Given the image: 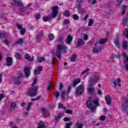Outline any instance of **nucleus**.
I'll return each mask as SVG.
<instances>
[{
	"label": "nucleus",
	"instance_id": "f257e3e1",
	"mask_svg": "<svg viewBox=\"0 0 128 128\" xmlns=\"http://www.w3.org/2000/svg\"><path fill=\"white\" fill-rule=\"evenodd\" d=\"M87 106L92 110V112H94L96 110V108L97 106H98L100 104H98V100H96L94 101H88L87 102Z\"/></svg>",
	"mask_w": 128,
	"mask_h": 128
},
{
	"label": "nucleus",
	"instance_id": "f03ea898",
	"mask_svg": "<svg viewBox=\"0 0 128 128\" xmlns=\"http://www.w3.org/2000/svg\"><path fill=\"white\" fill-rule=\"evenodd\" d=\"M100 80V74L94 73V74L90 76V84H94L96 82H98V80Z\"/></svg>",
	"mask_w": 128,
	"mask_h": 128
},
{
	"label": "nucleus",
	"instance_id": "7ed1b4c3",
	"mask_svg": "<svg viewBox=\"0 0 128 128\" xmlns=\"http://www.w3.org/2000/svg\"><path fill=\"white\" fill-rule=\"evenodd\" d=\"M66 50V46L64 44H58L57 46V48L56 50V54L55 56H57L58 58H60L61 52L62 50Z\"/></svg>",
	"mask_w": 128,
	"mask_h": 128
},
{
	"label": "nucleus",
	"instance_id": "20e7f679",
	"mask_svg": "<svg viewBox=\"0 0 128 128\" xmlns=\"http://www.w3.org/2000/svg\"><path fill=\"white\" fill-rule=\"evenodd\" d=\"M84 92V87L82 85H80L76 89V96H80L82 93Z\"/></svg>",
	"mask_w": 128,
	"mask_h": 128
},
{
	"label": "nucleus",
	"instance_id": "39448f33",
	"mask_svg": "<svg viewBox=\"0 0 128 128\" xmlns=\"http://www.w3.org/2000/svg\"><path fill=\"white\" fill-rule=\"evenodd\" d=\"M58 6H54L52 8V12H51V16L52 18H56L58 16Z\"/></svg>",
	"mask_w": 128,
	"mask_h": 128
},
{
	"label": "nucleus",
	"instance_id": "423d86ee",
	"mask_svg": "<svg viewBox=\"0 0 128 128\" xmlns=\"http://www.w3.org/2000/svg\"><path fill=\"white\" fill-rule=\"evenodd\" d=\"M36 92H38V88H32L28 92V94L30 96H36Z\"/></svg>",
	"mask_w": 128,
	"mask_h": 128
},
{
	"label": "nucleus",
	"instance_id": "0eeeda50",
	"mask_svg": "<svg viewBox=\"0 0 128 128\" xmlns=\"http://www.w3.org/2000/svg\"><path fill=\"white\" fill-rule=\"evenodd\" d=\"M123 56L124 58V64H125V68L128 72V56H126V53L123 54Z\"/></svg>",
	"mask_w": 128,
	"mask_h": 128
},
{
	"label": "nucleus",
	"instance_id": "6e6552de",
	"mask_svg": "<svg viewBox=\"0 0 128 128\" xmlns=\"http://www.w3.org/2000/svg\"><path fill=\"white\" fill-rule=\"evenodd\" d=\"M16 26H17L18 30H20V34H26V29L22 28V24H17Z\"/></svg>",
	"mask_w": 128,
	"mask_h": 128
},
{
	"label": "nucleus",
	"instance_id": "1a4fd4ad",
	"mask_svg": "<svg viewBox=\"0 0 128 128\" xmlns=\"http://www.w3.org/2000/svg\"><path fill=\"white\" fill-rule=\"evenodd\" d=\"M40 112H42L44 118H48V116H50V114H48V112L44 108H41Z\"/></svg>",
	"mask_w": 128,
	"mask_h": 128
},
{
	"label": "nucleus",
	"instance_id": "9d476101",
	"mask_svg": "<svg viewBox=\"0 0 128 128\" xmlns=\"http://www.w3.org/2000/svg\"><path fill=\"white\" fill-rule=\"evenodd\" d=\"M107 41H108V39L106 38H101V39H100L99 42H97L95 44V46H100V44H106V42Z\"/></svg>",
	"mask_w": 128,
	"mask_h": 128
},
{
	"label": "nucleus",
	"instance_id": "9b49d317",
	"mask_svg": "<svg viewBox=\"0 0 128 128\" xmlns=\"http://www.w3.org/2000/svg\"><path fill=\"white\" fill-rule=\"evenodd\" d=\"M102 50V46H100L98 48L94 47L93 48V52L94 54H98V52H100Z\"/></svg>",
	"mask_w": 128,
	"mask_h": 128
},
{
	"label": "nucleus",
	"instance_id": "f8f14e48",
	"mask_svg": "<svg viewBox=\"0 0 128 128\" xmlns=\"http://www.w3.org/2000/svg\"><path fill=\"white\" fill-rule=\"evenodd\" d=\"M6 64L8 66H10L12 64V58L10 57H7L6 58Z\"/></svg>",
	"mask_w": 128,
	"mask_h": 128
},
{
	"label": "nucleus",
	"instance_id": "ddd939ff",
	"mask_svg": "<svg viewBox=\"0 0 128 128\" xmlns=\"http://www.w3.org/2000/svg\"><path fill=\"white\" fill-rule=\"evenodd\" d=\"M22 74L20 73L18 75L17 78L15 79V84H20V79L22 78Z\"/></svg>",
	"mask_w": 128,
	"mask_h": 128
},
{
	"label": "nucleus",
	"instance_id": "4468645a",
	"mask_svg": "<svg viewBox=\"0 0 128 128\" xmlns=\"http://www.w3.org/2000/svg\"><path fill=\"white\" fill-rule=\"evenodd\" d=\"M105 100L107 104H110L112 102V97L110 95H106L105 96Z\"/></svg>",
	"mask_w": 128,
	"mask_h": 128
},
{
	"label": "nucleus",
	"instance_id": "2eb2a0df",
	"mask_svg": "<svg viewBox=\"0 0 128 128\" xmlns=\"http://www.w3.org/2000/svg\"><path fill=\"white\" fill-rule=\"evenodd\" d=\"M120 78H118L114 81L113 84L116 86L120 88Z\"/></svg>",
	"mask_w": 128,
	"mask_h": 128
},
{
	"label": "nucleus",
	"instance_id": "dca6fc26",
	"mask_svg": "<svg viewBox=\"0 0 128 128\" xmlns=\"http://www.w3.org/2000/svg\"><path fill=\"white\" fill-rule=\"evenodd\" d=\"M25 58L28 60H30V62H32V60H34V56L30 57V56L29 54H25Z\"/></svg>",
	"mask_w": 128,
	"mask_h": 128
},
{
	"label": "nucleus",
	"instance_id": "f3484780",
	"mask_svg": "<svg viewBox=\"0 0 128 128\" xmlns=\"http://www.w3.org/2000/svg\"><path fill=\"white\" fill-rule=\"evenodd\" d=\"M92 86H94V84H90V87L88 89V94H94V88L92 87Z\"/></svg>",
	"mask_w": 128,
	"mask_h": 128
},
{
	"label": "nucleus",
	"instance_id": "a211bd4d",
	"mask_svg": "<svg viewBox=\"0 0 128 128\" xmlns=\"http://www.w3.org/2000/svg\"><path fill=\"white\" fill-rule=\"evenodd\" d=\"M24 72H25V76L26 78H28L30 76V68L28 67H26L24 68Z\"/></svg>",
	"mask_w": 128,
	"mask_h": 128
},
{
	"label": "nucleus",
	"instance_id": "6ab92c4d",
	"mask_svg": "<svg viewBox=\"0 0 128 128\" xmlns=\"http://www.w3.org/2000/svg\"><path fill=\"white\" fill-rule=\"evenodd\" d=\"M72 36L70 35H68L67 37L66 44H70L72 42Z\"/></svg>",
	"mask_w": 128,
	"mask_h": 128
},
{
	"label": "nucleus",
	"instance_id": "aec40b11",
	"mask_svg": "<svg viewBox=\"0 0 128 128\" xmlns=\"http://www.w3.org/2000/svg\"><path fill=\"white\" fill-rule=\"evenodd\" d=\"M42 70V67L40 66L38 67V70H35L34 74H40V72Z\"/></svg>",
	"mask_w": 128,
	"mask_h": 128
},
{
	"label": "nucleus",
	"instance_id": "412c9836",
	"mask_svg": "<svg viewBox=\"0 0 128 128\" xmlns=\"http://www.w3.org/2000/svg\"><path fill=\"white\" fill-rule=\"evenodd\" d=\"M80 78H77L75 80H74L73 81V86H76V84H80Z\"/></svg>",
	"mask_w": 128,
	"mask_h": 128
},
{
	"label": "nucleus",
	"instance_id": "4be33fe9",
	"mask_svg": "<svg viewBox=\"0 0 128 128\" xmlns=\"http://www.w3.org/2000/svg\"><path fill=\"white\" fill-rule=\"evenodd\" d=\"M37 128H46V126L44 125V123L42 122H40L38 123V126Z\"/></svg>",
	"mask_w": 128,
	"mask_h": 128
},
{
	"label": "nucleus",
	"instance_id": "5701e85b",
	"mask_svg": "<svg viewBox=\"0 0 128 128\" xmlns=\"http://www.w3.org/2000/svg\"><path fill=\"white\" fill-rule=\"evenodd\" d=\"M14 56L16 60H20L22 58V54L18 52H15Z\"/></svg>",
	"mask_w": 128,
	"mask_h": 128
},
{
	"label": "nucleus",
	"instance_id": "b1692460",
	"mask_svg": "<svg viewBox=\"0 0 128 128\" xmlns=\"http://www.w3.org/2000/svg\"><path fill=\"white\" fill-rule=\"evenodd\" d=\"M76 58H78V56H76V54H74L70 56V61L72 62H76Z\"/></svg>",
	"mask_w": 128,
	"mask_h": 128
},
{
	"label": "nucleus",
	"instance_id": "393cba45",
	"mask_svg": "<svg viewBox=\"0 0 128 128\" xmlns=\"http://www.w3.org/2000/svg\"><path fill=\"white\" fill-rule=\"evenodd\" d=\"M50 40H54V35L53 34H50L48 36Z\"/></svg>",
	"mask_w": 128,
	"mask_h": 128
},
{
	"label": "nucleus",
	"instance_id": "a878e982",
	"mask_svg": "<svg viewBox=\"0 0 128 128\" xmlns=\"http://www.w3.org/2000/svg\"><path fill=\"white\" fill-rule=\"evenodd\" d=\"M114 45L117 48H120V40H118V38L116 39V40L114 41Z\"/></svg>",
	"mask_w": 128,
	"mask_h": 128
},
{
	"label": "nucleus",
	"instance_id": "bb28decb",
	"mask_svg": "<svg viewBox=\"0 0 128 128\" xmlns=\"http://www.w3.org/2000/svg\"><path fill=\"white\" fill-rule=\"evenodd\" d=\"M75 126L77 128H82L83 124L82 123L76 122L75 124Z\"/></svg>",
	"mask_w": 128,
	"mask_h": 128
},
{
	"label": "nucleus",
	"instance_id": "cd10ccee",
	"mask_svg": "<svg viewBox=\"0 0 128 128\" xmlns=\"http://www.w3.org/2000/svg\"><path fill=\"white\" fill-rule=\"evenodd\" d=\"M64 16H70V13L69 10H66L64 11Z\"/></svg>",
	"mask_w": 128,
	"mask_h": 128
},
{
	"label": "nucleus",
	"instance_id": "c85d7f7f",
	"mask_svg": "<svg viewBox=\"0 0 128 128\" xmlns=\"http://www.w3.org/2000/svg\"><path fill=\"white\" fill-rule=\"evenodd\" d=\"M76 2L77 4H78V8H80V4L84 2V0H77Z\"/></svg>",
	"mask_w": 128,
	"mask_h": 128
},
{
	"label": "nucleus",
	"instance_id": "c756f323",
	"mask_svg": "<svg viewBox=\"0 0 128 128\" xmlns=\"http://www.w3.org/2000/svg\"><path fill=\"white\" fill-rule=\"evenodd\" d=\"M84 44V40L82 39H79L78 42V46H82V44Z\"/></svg>",
	"mask_w": 128,
	"mask_h": 128
},
{
	"label": "nucleus",
	"instance_id": "7c9ffc66",
	"mask_svg": "<svg viewBox=\"0 0 128 128\" xmlns=\"http://www.w3.org/2000/svg\"><path fill=\"white\" fill-rule=\"evenodd\" d=\"M99 118L100 120H102V122H104V120H106V116L104 115L101 116L99 117Z\"/></svg>",
	"mask_w": 128,
	"mask_h": 128
},
{
	"label": "nucleus",
	"instance_id": "2f4dec72",
	"mask_svg": "<svg viewBox=\"0 0 128 128\" xmlns=\"http://www.w3.org/2000/svg\"><path fill=\"white\" fill-rule=\"evenodd\" d=\"M24 40L22 39H20L15 42V44H22Z\"/></svg>",
	"mask_w": 128,
	"mask_h": 128
},
{
	"label": "nucleus",
	"instance_id": "473e14b6",
	"mask_svg": "<svg viewBox=\"0 0 128 128\" xmlns=\"http://www.w3.org/2000/svg\"><path fill=\"white\" fill-rule=\"evenodd\" d=\"M32 106V102H29L28 104L27 108H26V110L28 111L30 110V106Z\"/></svg>",
	"mask_w": 128,
	"mask_h": 128
},
{
	"label": "nucleus",
	"instance_id": "72a5a7b5",
	"mask_svg": "<svg viewBox=\"0 0 128 128\" xmlns=\"http://www.w3.org/2000/svg\"><path fill=\"white\" fill-rule=\"evenodd\" d=\"M16 106V104L14 102H12L10 104V108H14Z\"/></svg>",
	"mask_w": 128,
	"mask_h": 128
},
{
	"label": "nucleus",
	"instance_id": "f704fd0d",
	"mask_svg": "<svg viewBox=\"0 0 128 128\" xmlns=\"http://www.w3.org/2000/svg\"><path fill=\"white\" fill-rule=\"evenodd\" d=\"M88 2L92 4H96L97 2L96 0H88Z\"/></svg>",
	"mask_w": 128,
	"mask_h": 128
},
{
	"label": "nucleus",
	"instance_id": "c9c22d12",
	"mask_svg": "<svg viewBox=\"0 0 128 128\" xmlns=\"http://www.w3.org/2000/svg\"><path fill=\"white\" fill-rule=\"evenodd\" d=\"M92 24H94V20L90 19L88 22V26H92Z\"/></svg>",
	"mask_w": 128,
	"mask_h": 128
},
{
	"label": "nucleus",
	"instance_id": "e433bc0d",
	"mask_svg": "<svg viewBox=\"0 0 128 128\" xmlns=\"http://www.w3.org/2000/svg\"><path fill=\"white\" fill-rule=\"evenodd\" d=\"M123 48L125 50H126V48H128V42L126 41H124L123 42Z\"/></svg>",
	"mask_w": 128,
	"mask_h": 128
},
{
	"label": "nucleus",
	"instance_id": "4c0bfd02",
	"mask_svg": "<svg viewBox=\"0 0 128 128\" xmlns=\"http://www.w3.org/2000/svg\"><path fill=\"white\" fill-rule=\"evenodd\" d=\"M72 126V122H70L69 123L66 124L65 128H70V126Z\"/></svg>",
	"mask_w": 128,
	"mask_h": 128
},
{
	"label": "nucleus",
	"instance_id": "58836bf2",
	"mask_svg": "<svg viewBox=\"0 0 128 128\" xmlns=\"http://www.w3.org/2000/svg\"><path fill=\"white\" fill-rule=\"evenodd\" d=\"M14 2H15V4H16V6H22V2L20 1H16V0H13Z\"/></svg>",
	"mask_w": 128,
	"mask_h": 128
},
{
	"label": "nucleus",
	"instance_id": "ea45409f",
	"mask_svg": "<svg viewBox=\"0 0 128 128\" xmlns=\"http://www.w3.org/2000/svg\"><path fill=\"white\" fill-rule=\"evenodd\" d=\"M45 60L44 58L40 57L38 58V62H44Z\"/></svg>",
	"mask_w": 128,
	"mask_h": 128
},
{
	"label": "nucleus",
	"instance_id": "a19ab883",
	"mask_svg": "<svg viewBox=\"0 0 128 128\" xmlns=\"http://www.w3.org/2000/svg\"><path fill=\"white\" fill-rule=\"evenodd\" d=\"M126 6H122V14H124L126 13Z\"/></svg>",
	"mask_w": 128,
	"mask_h": 128
},
{
	"label": "nucleus",
	"instance_id": "79ce46f5",
	"mask_svg": "<svg viewBox=\"0 0 128 128\" xmlns=\"http://www.w3.org/2000/svg\"><path fill=\"white\" fill-rule=\"evenodd\" d=\"M89 70H90V69L88 68L85 69L84 71L82 72V74L84 75L85 74H86V72H88Z\"/></svg>",
	"mask_w": 128,
	"mask_h": 128
},
{
	"label": "nucleus",
	"instance_id": "37998d69",
	"mask_svg": "<svg viewBox=\"0 0 128 128\" xmlns=\"http://www.w3.org/2000/svg\"><path fill=\"white\" fill-rule=\"evenodd\" d=\"M123 24H124V26H126L127 24H128V18H126V19L124 20Z\"/></svg>",
	"mask_w": 128,
	"mask_h": 128
},
{
	"label": "nucleus",
	"instance_id": "c03bdc74",
	"mask_svg": "<svg viewBox=\"0 0 128 128\" xmlns=\"http://www.w3.org/2000/svg\"><path fill=\"white\" fill-rule=\"evenodd\" d=\"M58 108H63V110H66V107L64 106V104L60 103L58 104Z\"/></svg>",
	"mask_w": 128,
	"mask_h": 128
},
{
	"label": "nucleus",
	"instance_id": "a18cd8bd",
	"mask_svg": "<svg viewBox=\"0 0 128 128\" xmlns=\"http://www.w3.org/2000/svg\"><path fill=\"white\" fill-rule=\"evenodd\" d=\"M11 128H18L16 126H14V122H10L9 124Z\"/></svg>",
	"mask_w": 128,
	"mask_h": 128
},
{
	"label": "nucleus",
	"instance_id": "49530a36",
	"mask_svg": "<svg viewBox=\"0 0 128 128\" xmlns=\"http://www.w3.org/2000/svg\"><path fill=\"white\" fill-rule=\"evenodd\" d=\"M66 114H72V111L70 110H67L65 111Z\"/></svg>",
	"mask_w": 128,
	"mask_h": 128
},
{
	"label": "nucleus",
	"instance_id": "de8ad7c7",
	"mask_svg": "<svg viewBox=\"0 0 128 128\" xmlns=\"http://www.w3.org/2000/svg\"><path fill=\"white\" fill-rule=\"evenodd\" d=\"M37 82H38V78L36 77H35L33 80V84H32V86H34V84H36Z\"/></svg>",
	"mask_w": 128,
	"mask_h": 128
},
{
	"label": "nucleus",
	"instance_id": "09e8293b",
	"mask_svg": "<svg viewBox=\"0 0 128 128\" xmlns=\"http://www.w3.org/2000/svg\"><path fill=\"white\" fill-rule=\"evenodd\" d=\"M54 96H56V98H58V96H60V93L58 92H55L54 94Z\"/></svg>",
	"mask_w": 128,
	"mask_h": 128
},
{
	"label": "nucleus",
	"instance_id": "8fccbe9b",
	"mask_svg": "<svg viewBox=\"0 0 128 128\" xmlns=\"http://www.w3.org/2000/svg\"><path fill=\"white\" fill-rule=\"evenodd\" d=\"M64 94H66V92L62 91L61 94V98L62 100H64Z\"/></svg>",
	"mask_w": 128,
	"mask_h": 128
},
{
	"label": "nucleus",
	"instance_id": "3c124183",
	"mask_svg": "<svg viewBox=\"0 0 128 128\" xmlns=\"http://www.w3.org/2000/svg\"><path fill=\"white\" fill-rule=\"evenodd\" d=\"M88 39V35L84 34V40H87Z\"/></svg>",
	"mask_w": 128,
	"mask_h": 128
},
{
	"label": "nucleus",
	"instance_id": "603ef678",
	"mask_svg": "<svg viewBox=\"0 0 128 128\" xmlns=\"http://www.w3.org/2000/svg\"><path fill=\"white\" fill-rule=\"evenodd\" d=\"M124 34L125 36L128 38V30H124Z\"/></svg>",
	"mask_w": 128,
	"mask_h": 128
},
{
	"label": "nucleus",
	"instance_id": "864d4df0",
	"mask_svg": "<svg viewBox=\"0 0 128 128\" xmlns=\"http://www.w3.org/2000/svg\"><path fill=\"white\" fill-rule=\"evenodd\" d=\"M69 22H70L69 20H65L64 22V24H68Z\"/></svg>",
	"mask_w": 128,
	"mask_h": 128
},
{
	"label": "nucleus",
	"instance_id": "5fc2aeb1",
	"mask_svg": "<svg viewBox=\"0 0 128 128\" xmlns=\"http://www.w3.org/2000/svg\"><path fill=\"white\" fill-rule=\"evenodd\" d=\"M122 0H116V2L117 3V4H118V6H120V4L122 2Z\"/></svg>",
	"mask_w": 128,
	"mask_h": 128
},
{
	"label": "nucleus",
	"instance_id": "6e6d98bb",
	"mask_svg": "<svg viewBox=\"0 0 128 128\" xmlns=\"http://www.w3.org/2000/svg\"><path fill=\"white\" fill-rule=\"evenodd\" d=\"M50 20V17L46 16L43 18L44 22H48Z\"/></svg>",
	"mask_w": 128,
	"mask_h": 128
},
{
	"label": "nucleus",
	"instance_id": "4d7b16f0",
	"mask_svg": "<svg viewBox=\"0 0 128 128\" xmlns=\"http://www.w3.org/2000/svg\"><path fill=\"white\" fill-rule=\"evenodd\" d=\"M52 88V84L50 83L49 86L48 88V90H50Z\"/></svg>",
	"mask_w": 128,
	"mask_h": 128
},
{
	"label": "nucleus",
	"instance_id": "13d9d810",
	"mask_svg": "<svg viewBox=\"0 0 128 128\" xmlns=\"http://www.w3.org/2000/svg\"><path fill=\"white\" fill-rule=\"evenodd\" d=\"M64 122H70V119L68 118H64Z\"/></svg>",
	"mask_w": 128,
	"mask_h": 128
},
{
	"label": "nucleus",
	"instance_id": "bf43d9fd",
	"mask_svg": "<svg viewBox=\"0 0 128 128\" xmlns=\"http://www.w3.org/2000/svg\"><path fill=\"white\" fill-rule=\"evenodd\" d=\"M78 15L76 14H74L73 16V18L74 20H78Z\"/></svg>",
	"mask_w": 128,
	"mask_h": 128
},
{
	"label": "nucleus",
	"instance_id": "052dcab7",
	"mask_svg": "<svg viewBox=\"0 0 128 128\" xmlns=\"http://www.w3.org/2000/svg\"><path fill=\"white\" fill-rule=\"evenodd\" d=\"M40 96H38L36 98H32V102H34V100H40Z\"/></svg>",
	"mask_w": 128,
	"mask_h": 128
},
{
	"label": "nucleus",
	"instance_id": "680f3d73",
	"mask_svg": "<svg viewBox=\"0 0 128 128\" xmlns=\"http://www.w3.org/2000/svg\"><path fill=\"white\" fill-rule=\"evenodd\" d=\"M4 98V94H0V100Z\"/></svg>",
	"mask_w": 128,
	"mask_h": 128
},
{
	"label": "nucleus",
	"instance_id": "e2e57ef3",
	"mask_svg": "<svg viewBox=\"0 0 128 128\" xmlns=\"http://www.w3.org/2000/svg\"><path fill=\"white\" fill-rule=\"evenodd\" d=\"M62 83H60V85H59V90H62Z\"/></svg>",
	"mask_w": 128,
	"mask_h": 128
},
{
	"label": "nucleus",
	"instance_id": "0e129e2a",
	"mask_svg": "<svg viewBox=\"0 0 128 128\" xmlns=\"http://www.w3.org/2000/svg\"><path fill=\"white\" fill-rule=\"evenodd\" d=\"M36 20H38L40 18V14H37L36 16Z\"/></svg>",
	"mask_w": 128,
	"mask_h": 128
},
{
	"label": "nucleus",
	"instance_id": "69168bd1",
	"mask_svg": "<svg viewBox=\"0 0 128 128\" xmlns=\"http://www.w3.org/2000/svg\"><path fill=\"white\" fill-rule=\"evenodd\" d=\"M6 34H4L0 33V38H4Z\"/></svg>",
	"mask_w": 128,
	"mask_h": 128
},
{
	"label": "nucleus",
	"instance_id": "338daca9",
	"mask_svg": "<svg viewBox=\"0 0 128 128\" xmlns=\"http://www.w3.org/2000/svg\"><path fill=\"white\" fill-rule=\"evenodd\" d=\"M4 43L6 44H10V42L8 41V40H6L4 41Z\"/></svg>",
	"mask_w": 128,
	"mask_h": 128
},
{
	"label": "nucleus",
	"instance_id": "774afa93",
	"mask_svg": "<svg viewBox=\"0 0 128 128\" xmlns=\"http://www.w3.org/2000/svg\"><path fill=\"white\" fill-rule=\"evenodd\" d=\"M98 94H99L100 96H102V91L100 90H98Z\"/></svg>",
	"mask_w": 128,
	"mask_h": 128
}]
</instances>
